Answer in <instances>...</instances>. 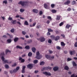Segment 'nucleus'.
<instances>
[{
    "label": "nucleus",
    "instance_id": "1",
    "mask_svg": "<svg viewBox=\"0 0 77 77\" xmlns=\"http://www.w3.org/2000/svg\"><path fill=\"white\" fill-rule=\"evenodd\" d=\"M28 2H25L23 1H20L18 2V5H21L22 7H26L28 6Z\"/></svg>",
    "mask_w": 77,
    "mask_h": 77
},
{
    "label": "nucleus",
    "instance_id": "2",
    "mask_svg": "<svg viewBox=\"0 0 77 77\" xmlns=\"http://www.w3.org/2000/svg\"><path fill=\"white\" fill-rule=\"evenodd\" d=\"M42 57V56L39 54V51L36 52V57H35L36 59L39 60L41 59Z\"/></svg>",
    "mask_w": 77,
    "mask_h": 77
},
{
    "label": "nucleus",
    "instance_id": "3",
    "mask_svg": "<svg viewBox=\"0 0 77 77\" xmlns=\"http://www.w3.org/2000/svg\"><path fill=\"white\" fill-rule=\"evenodd\" d=\"M45 57L46 58L49 60H51L52 59H54V56L51 57L50 55H46Z\"/></svg>",
    "mask_w": 77,
    "mask_h": 77
},
{
    "label": "nucleus",
    "instance_id": "4",
    "mask_svg": "<svg viewBox=\"0 0 77 77\" xmlns=\"http://www.w3.org/2000/svg\"><path fill=\"white\" fill-rule=\"evenodd\" d=\"M33 66L34 65L33 64H29L27 65V67L28 68H29L30 69H32Z\"/></svg>",
    "mask_w": 77,
    "mask_h": 77
},
{
    "label": "nucleus",
    "instance_id": "5",
    "mask_svg": "<svg viewBox=\"0 0 77 77\" xmlns=\"http://www.w3.org/2000/svg\"><path fill=\"white\" fill-rule=\"evenodd\" d=\"M45 39L44 37H41L40 38V41L41 42H43L45 41Z\"/></svg>",
    "mask_w": 77,
    "mask_h": 77
},
{
    "label": "nucleus",
    "instance_id": "6",
    "mask_svg": "<svg viewBox=\"0 0 77 77\" xmlns=\"http://www.w3.org/2000/svg\"><path fill=\"white\" fill-rule=\"evenodd\" d=\"M44 7L45 9H48L50 8L48 6V5H47L46 4H44Z\"/></svg>",
    "mask_w": 77,
    "mask_h": 77
},
{
    "label": "nucleus",
    "instance_id": "7",
    "mask_svg": "<svg viewBox=\"0 0 77 77\" xmlns=\"http://www.w3.org/2000/svg\"><path fill=\"white\" fill-rule=\"evenodd\" d=\"M70 3V1L69 0H68L66 2H64V4L65 5H69Z\"/></svg>",
    "mask_w": 77,
    "mask_h": 77
},
{
    "label": "nucleus",
    "instance_id": "8",
    "mask_svg": "<svg viewBox=\"0 0 77 77\" xmlns=\"http://www.w3.org/2000/svg\"><path fill=\"white\" fill-rule=\"evenodd\" d=\"M43 73L45 75H46L48 76H51V74L50 72H43Z\"/></svg>",
    "mask_w": 77,
    "mask_h": 77
},
{
    "label": "nucleus",
    "instance_id": "9",
    "mask_svg": "<svg viewBox=\"0 0 77 77\" xmlns=\"http://www.w3.org/2000/svg\"><path fill=\"white\" fill-rule=\"evenodd\" d=\"M75 51H70V54L71 55L75 54Z\"/></svg>",
    "mask_w": 77,
    "mask_h": 77
},
{
    "label": "nucleus",
    "instance_id": "10",
    "mask_svg": "<svg viewBox=\"0 0 77 77\" xmlns=\"http://www.w3.org/2000/svg\"><path fill=\"white\" fill-rule=\"evenodd\" d=\"M53 69L54 71H56L58 70L59 67L57 66L54 67H53Z\"/></svg>",
    "mask_w": 77,
    "mask_h": 77
},
{
    "label": "nucleus",
    "instance_id": "11",
    "mask_svg": "<svg viewBox=\"0 0 77 77\" xmlns=\"http://www.w3.org/2000/svg\"><path fill=\"white\" fill-rule=\"evenodd\" d=\"M60 38V37L59 36H56L55 38H54V40L57 41H58Z\"/></svg>",
    "mask_w": 77,
    "mask_h": 77
},
{
    "label": "nucleus",
    "instance_id": "12",
    "mask_svg": "<svg viewBox=\"0 0 77 77\" xmlns=\"http://www.w3.org/2000/svg\"><path fill=\"white\" fill-rule=\"evenodd\" d=\"M71 27V25L69 24H67L66 26V29H69V28Z\"/></svg>",
    "mask_w": 77,
    "mask_h": 77
},
{
    "label": "nucleus",
    "instance_id": "13",
    "mask_svg": "<svg viewBox=\"0 0 77 77\" xmlns=\"http://www.w3.org/2000/svg\"><path fill=\"white\" fill-rule=\"evenodd\" d=\"M19 60L21 61V63H24L25 61L24 59H23L22 58H21V57H20Z\"/></svg>",
    "mask_w": 77,
    "mask_h": 77
},
{
    "label": "nucleus",
    "instance_id": "14",
    "mask_svg": "<svg viewBox=\"0 0 77 77\" xmlns=\"http://www.w3.org/2000/svg\"><path fill=\"white\" fill-rule=\"evenodd\" d=\"M32 12H33L34 13L37 14L38 12V10L33 9L32 10Z\"/></svg>",
    "mask_w": 77,
    "mask_h": 77
},
{
    "label": "nucleus",
    "instance_id": "15",
    "mask_svg": "<svg viewBox=\"0 0 77 77\" xmlns=\"http://www.w3.org/2000/svg\"><path fill=\"white\" fill-rule=\"evenodd\" d=\"M57 18H56V20H59L61 17V16L60 15H57Z\"/></svg>",
    "mask_w": 77,
    "mask_h": 77
},
{
    "label": "nucleus",
    "instance_id": "16",
    "mask_svg": "<svg viewBox=\"0 0 77 77\" xmlns=\"http://www.w3.org/2000/svg\"><path fill=\"white\" fill-rule=\"evenodd\" d=\"M32 52L34 53H35V51H36V49L34 47L32 48Z\"/></svg>",
    "mask_w": 77,
    "mask_h": 77
},
{
    "label": "nucleus",
    "instance_id": "17",
    "mask_svg": "<svg viewBox=\"0 0 77 77\" xmlns=\"http://www.w3.org/2000/svg\"><path fill=\"white\" fill-rule=\"evenodd\" d=\"M3 62H4L3 63V64H5V63H9L8 62V60H5Z\"/></svg>",
    "mask_w": 77,
    "mask_h": 77
},
{
    "label": "nucleus",
    "instance_id": "18",
    "mask_svg": "<svg viewBox=\"0 0 77 77\" xmlns=\"http://www.w3.org/2000/svg\"><path fill=\"white\" fill-rule=\"evenodd\" d=\"M71 4L72 5H74L76 4V2L75 1H73L71 3Z\"/></svg>",
    "mask_w": 77,
    "mask_h": 77
},
{
    "label": "nucleus",
    "instance_id": "19",
    "mask_svg": "<svg viewBox=\"0 0 77 77\" xmlns=\"http://www.w3.org/2000/svg\"><path fill=\"white\" fill-rule=\"evenodd\" d=\"M18 39H19V38H18L16 37L14 38V42H17V41H18Z\"/></svg>",
    "mask_w": 77,
    "mask_h": 77
},
{
    "label": "nucleus",
    "instance_id": "20",
    "mask_svg": "<svg viewBox=\"0 0 77 77\" xmlns=\"http://www.w3.org/2000/svg\"><path fill=\"white\" fill-rule=\"evenodd\" d=\"M12 24H16V22H17V20H12Z\"/></svg>",
    "mask_w": 77,
    "mask_h": 77
},
{
    "label": "nucleus",
    "instance_id": "21",
    "mask_svg": "<svg viewBox=\"0 0 77 77\" xmlns=\"http://www.w3.org/2000/svg\"><path fill=\"white\" fill-rule=\"evenodd\" d=\"M64 69L68 71L69 69V67L67 66H64Z\"/></svg>",
    "mask_w": 77,
    "mask_h": 77
},
{
    "label": "nucleus",
    "instance_id": "22",
    "mask_svg": "<svg viewBox=\"0 0 77 77\" xmlns=\"http://www.w3.org/2000/svg\"><path fill=\"white\" fill-rule=\"evenodd\" d=\"M32 40L31 39H30L29 40H28V41H27L26 42L28 44H29L30 43H32Z\"/></svg>",
    "mask_w": 77,
    "mask_h": 77
},
{
    "label": "nucleus",
    "instance_id": "23",
    "mask_svg": "<svg viewBox=\"0 0 77 77\" xmlns=\"http://www.w3.org/2000/svg\"><path fill=\"white\" fill-rule=\"evenodd\" d=\"M45 64V62H44V61H42L41 62H40V65L41 66H43Z\"/></svg>",
    "mask_w": 77,
    "mask_h": 77
},
{
    "label": "nucleus",
    "instance_id": "24",
    "mask_svg": "<svg viewBox=\"0 0 77 77\" xmlns=\"http://www.w3.org/2000/svg\"><path fill=\"white\" fill-rule=\"evenodd\" d=\"M16 48L17 49L19 48L20 49H22L23 48L22 47H20V46H19V45H17L16 46Z\"/></svg>",
    "mask_w": 77,
    "mask_h": 77
},
{
    "label": "nucleus",
    "instance_id": "25",
    "mask_svg": "<svg viewBox=\"0 0 77 77\" xmlns=\"http://www.w3.org/2000/svg\"><path fill=\"white\" fill-rule=\"evenodd\" d=\"M11 53V51H9V50H5V54H7L8 52Z\"/></svg>",
    "mask_w": 77,
    "mask_h": 77
},
{
    "label": "nucleus",
    "instance_id": "26",
    "mask_svg": "<svg viewBox=\"0 0 77 77\" xmlns=\"http://www.w3.org/2000/svg\"><path fill=\"white\" fill-rule=\"evenodd\" d=\"M47 18L49 20H50V21H51L52 20V19L51 18V17L50 16H48L47 17Z\"/></svg>",
    "mask_w": 77,
    "mask_h": 77
},
{
    "label": "nucleus",
    "instance_id": "27",
    "mask_svg": "<svg viewBox=\"0 0 77 77\" xmlns=\"http://www.w3.org/2000/svg\"><path fill=\"white\" fill-rule=\"evenodd\" d=\"M61 46H64L65 45V44L63 42H62L61 43Z\"/></svg>",
    "mask_w": 77,
    "mask_h": 77
},
{
    "label": "nucleus",
    "instance_id": "28",
    "mask_svg": "<svg viewBox=\"0 0 77 77\" xmlns=\"http://www.w3.org/2000/svg\"><path fill=\"white\" fill-rule=\"evenodd\" d=\"M25 48L27 49H29L30 48V47H29V46L27 45L25 46Z\"/></svg>",
    "mask_w": 77,
    "mask_h": 77
},
{
    "label": "nucleus",
    "instance_id": "29",
    "mask_svg": "<svg viewBox=\"0 0 77 77\" xmlns=\"http://www.w3.org/2000/svg\"><path fill=\"white\" fill-rule=\"evenodd\" d=\"M24 24L26 26H28L29 25V23L27 21H25Z\"/></svg>",
    "mask_w": 77,
    "mask_h": 77
},
{
    "label": "nucleus",
    "instance_id": "30",
    "mask_svg": "<svg viewBox=\"0 0 77 77\" xmlns=\"http://www.w3.org/2000/svg\"><path fill=\"white\" fill-rule=\"evenodd\" d=\"M38 62V60H34L33 63L34 64H36Z\"/></svg>",
    "mask_w": 77,
    "mask_h": 77
},
{
    "label": "nucleus",
    "instance_id": "31",
    "mask_svg": "<svg viewBox=\"0 0 77 77\" xmlns=\"http://www.w3.org/2000/svg\"><path fill=\"white\" fill-rule=\"evenodd\" d=\"M72 64L73 66H77V64H76V63H75V62H74V61L72 62Z\"/></svg>",
    "mask_w": 77,
    "mask_h": 77
},
{
    "label": "nucleus",
    "instance_id": "32",
    "mask_svg": "<svg viewBox=\"0 0 77 77\" xmlns=\"http://www.w3.org/2000/svg\"><path fill=\"white\" fill-rule=\"evenodd\" d=\"M25 11V10L24 9H23V8H21L20 10V11L21 13H23Z\"/></svg>",
    "mask_w": 77,
    "mask_h": 77
},
{
    "label": "nucleus",
    "instance_id": "33",
    "mask_svg": "<svg viewBox=\"0 0 77 77\" xmlns=\"http://www.w3.org/2000/svg\"><path fill=\"white\" fill-rule=\"evenodd\" d=\"M28 55L29 57H31L32 55V53L30 52L29 53Z\"/></svg>",
    "mask_w": 77,
    "mask_h": 77
},
{
    "label": "nucleus",
    "instance_id": "34",
    "mask_svg": "<svg viewBox=\"0 0 77 77\" xmlns=\"http://www.w3.org/2000/svg\"><path fill=\"white\" fill-rule=\"evenodd\" d=\"M55 5L54 4H52L51 5V8H54L55 7Z\"/></svg>",
    "mask_w": 77,
    "mask_h": 77
},
{
    "label": "nucleus",
    "instance_id": "35",
    "mask_svg": "<svg viewBox=\"0 0 77 77\" xmlns=\"http://www.w3.org/2000/svg\"><path fill=\"white\" fill-rule=\"evenodd\" d=\"M51 12L53 13H56V11L55 10H52Z\"/></svg>",
    "mask_w": 77,
    "mask_h": 77
},
{
    "label": "nucleus",
    "instance_id": "36",
    "mask_svg": "<svg viewBox=\"0 0 77 77\" xmlns=\"http://www.w3.org/2000/svg\"><path fill=\"white\" fill-rule=\"evenodd\" d=\"M7 42L8 43H11V40L10 39H8L7 40Z\"/></svg>",
    "mask_w": 77,
    "mask_h": 77
},
{
    "label": "nucleus",
    "instance_id": "37",
    "mask_svg": "<svg viewBox=\"0 0 77 77\" xmlns=\"http://www.w3.org/2000/svg\"><path fill=\"white\" fill-rule=\"evenodd\" d=\"M64 24V23L63 22H62L61 23L59 24V26H63Z\"/></svg>",
    "mask_w": 77,
    "mask_h": 77
},
{
    "label": "nucleus",
    "instance_id": "38",
    "mask_svg": "<svg viewBox=\"0 0 77 77\" xmlns=\"http://www.w3.org/2000/svg\"><path fill=\"white\" fill-rule=\"evenodd\" d=\"M5 68H9V66L7 64L5 65Z\"/></svg>",
    "mask_w": 77,
    "mask_h": 77
},
{
    "label": "nucleus",
    "instance_id": "39",
    "mask_svg": "<svg viewBox=\"0 0 77 77\" xmlns=\"http://www.w3.org/2000/svg\"><path fill=\"white\" fill-rule=\"evenodd\" d=\"M48 43L51 44L52 42V40L51 39H49L48 41Z\"/></svg>",
    "mask_w": 77,
    "mask_h": 77
},
{
    "label": "nucleus",
    "instance_id": "40",
    "mask_svg": "<svg viewBox=\"0 0 77 77\" xmlns=\"http://www.w3.org/2000/svg\"><path fill=\"white\" fill-rule=\"evenodd\" d=\"M14 28L12 29L11 30V33H14Z\"/></svg>",
    "mask_w": 77,
    "mask_h": 77
},
{
    "label": "nucleus",
    "instance_id": "41",
    "mask_svg": "<svg viewBox=\"0 0 77 77\" xmlns=\"http://www.w3.org/2000/svg\"><path fill=\"white\" fill-rule=\"evenodd\" d=\"M50 37L54 39V40H55V38L56 37L55 36L53 35L50 36Z\"/></svg>",
    "mask_w": 77,
    "mask_h": 77
},
{
    "label": "nucleus",
    "instance_id": "42",
    "mask_svg": "<svg viewBox=\"0 0 77 77\" xmlns=\"http://www.w3.org/2000/svg\"><path fill=\"white\" fill-rule=\"evenodd\" d=\"M3 3L6 4H7V1L5 0L3 1Z\"/></svg>",
    "mask_w": 77,
    "mask_h": 77
},
{
    "label": "nucleus",
    "instance_id": "43",
    "mask_svg": "<svg viewBox=\"0 0 77 77\" xmlns=\"http://www.w3.org/2000/svg\"><path fill=\"white\" fill-rule=\"evenodd\" d=\"M72 60V59L71 58H68L67 59V60L68 61H69Z\"/></svg>",
    "mask_w": 77,
    "mask_h": 77
},
{
    "label": "nucleus",
    "instance_id": "44",
    "mask_svg": "<svg viewBox=\"0 0 77 77\" xmlns=\"http://www.w3.org/2000/svg\"><path fill=\"white\" fill-rule=\"evenodd\" d=\"M22 34L23 35H25L26 34V32L24 31H22Z\"/></svg>",
    "mask_w": 77,
    "mask_h": 77
},
{
    "label": "nucleus",
    "instance_id": "45",
    "mask_svg": "<svg viewBox=\"0 0 77 77\" xmlns=\"http://www.w3.org/2000/svg\"><path fill=\"white\" fill-rule=\"evenodd\" d=\"M48 30L49 32H53V30H51V29H48Z\"/></svg>",
    "mask_w": 77,
    "mask_h": 77
},
{
    "label": "nucleus",
    "instance_id": "46",
    "mask_svg": "<svg viewBox=\"0 0 77 77\" xmlns=\"http://www.w3.org/2000/svg\"><path fill=\"white\" fill-rule=\"evenodd\" d=\"M2 60L3 61H4L5 58L4 57L2 56Z\"/></svg>",
    "mask_w": 77,
    "mask_h": 77
},
{
    "label": "nucleus",
    "instance_id": "47",
    "mask_svg": "<svg viewBox=\"0 0 77 77\" xmlns=\"http://www.w3.org/2000/svg\"><path fill=\"white\" fill-rule=\"evenodd\" d=\"M55 33H56V34H58L59 33V32L58 30H56V31H55Z\"/></svg>",
    "mask_w": 77,
    "mask_h": 77
},
{
    "label": "nucleus",
    "instance_id": "48",
    "mask_svg": "<svg viewBox=\"0 0 77 77\" xmlns=\"http://www.w3.org/2000/svg\"><path fill=\"white\" fill-rule=\"evenodd\" d=\"M17 71H18L17 70H16V69H14L13 71V72H14V73H15V72H17Z\"/></svg>",
    "mask_w": 77,
    "mask_h": 77
},
{
    "label": "nucleus",
    "instance_id": "49",
    "mask_svg": "<svg viewBox=\"0 0 77 77\" xmlns=\"http://www.w3.org/2000/svg\"><path fill=\"white\" fill-rule=\"evenodd\" d=\"M74 46L75 47H77V42H76L75 43Z\"/></svg>",
    "mask_w": 77,
    "mask_h": 77
},
{
    "label": "nucleus",
    "instance_id": "50",
    "mask_svg": "<svg viewBox=\"0 0 77 77\" xmlns=\"http://www.w3.org/2000/svg\"><path fill=\"white\" fill-rule=\"evenodd\" d=\"M43 12L42 11H40L39 12V14L40 15H42V14Z\"/></svg>",
    "mask_w": 77,
    "mask_h": 77
},
{
    "label": "nucleus",
    "instance_id": "51",
    "mask_svg": "<svg viewBox=\"0 0 77 77\" xmlns=\"http://www.w3.org/2000/svg\"><path fill=\"white\" fill-rule=\"evenodd\" d=\"M16 63H14L13 65H12V66L13 67H15L16 66Z\"/></svg>",
    "mask_w": 77,
    "mask_h": 77
},
{
    "label": "nucleus",
    "instance_id": "52",
    "mask_svg": "<svg viewBox=\"0 0 77 77\" xmlns=\"http://www.w3.org/2000/svg\"><path fill=\"white\" fill-rule=\"evenodd\" d=\"M71 8H68L67 9V11H71Z\"/></svg>",
    "mask_w": 77,
    "mask_h": 77
},
{
    "label": "nucleus",
    "instance_id": "53",
    "mask_svg": "<svg viewBox=\"0 0 77 77\" xmlns=\"http://www.w3.org/2000/svg\"><path fill=\"white\" fill-rule=\"evenodd\" d=\"M8 20H12V18L11 17H9L8 19Z\"/></svg>",
    "mask_w": 77,
    "mask_h": 77
},
{
    "label": "nucleus",
    "instance_id": "54",
    "mask_svg": "<svg viewBox=\"0 0 77 77\" xmlns=\"http://www.w3.org/2000/svg\"><path fill=\"white\" fill-rule=\"evenodd\" d=\"M1 55L2 56H5V54L4 52H3L1 54Z\"/></svg>",
    "mask_w": 77,
    "mask_h": 77
},
{
    "label": "nucleus",
    "instance_id": "55",
    "mask_svg": "<svg viewBox=\"0 0 77 77\" xmlns=\"http://www.w3.org/2000/svg\"><path fill=\"white\" fill-rule=\"evenodd\" d=\"M20 69V67L19 66L17 67L16 68V69L18 71Z\"/></svg>",
    "mask_w": 77,
    "mask_h": 77
},
{
    "label": "nucleus",
    "instance_id": "56",
    "mask_svg": "<svg viewBox=\"0 0 77 77\" xmlns=\"http://www.w3.org/2000/svg\"><path fill=\"white\" fill-rule=\"evenodd\" d=\"M60 47L59 46H57V48L58 50H60Z\"/></svg>",
    "mask_w": 77,
    "mask_h": 77
},
{
    "label": "nucleus",
    "instance_id": "57",
    "mask_svg": "<svg viewBox=\"0 0 77 77\" xmlns=\"http://www.w3.org/2000/svg\"><path fill=\"white\" fill-rule=\"evenodd\" d=\"M49 53H50V54H52V53H53L52 51L51 50H49Z\"/></svg>",
    "mask_w": 77,
    "mask_h": 77
},
{
    "label": "nucleus",
    "instance_id": "58",
    "mask_svg": "<svg viewBox=\"0 0 77 77\" xmlns=\"http://www.w3.org/2000/svg\"><path fill=\"white\" fill-rule=\"evenodd\" d=\"M47 67L48 69H51V67H50L48 66V67Z\"/></svg>",
    "mask_w": 77,
    "mask_h": 77
},
{
    "label": "nucleus",
    "instance_id": "59",
    "mask_svg": "<svg viewBox=\"0 0 77 77\" xmlns=\"http://www.w3.org/2000/svg\"><path fill=\"white\" fill-rule=\"evenodd\" d=\"M50 23V21L49 20H48L47 21H46V23L47 24H49Z\"/></svg>",
    "mask_w": 77,
    "mask_h": 77
},
{
    "label": "nucleus",
    "instance_id": "60",
    "mask_svg": "<svg viewBox=\"0 0 77 77\" xmlns=\"http://www.w3.org/2000/svg\"><path fill=\"white\" fill-rule=\"evenodd\" d=\"M25 68H26L25 66H23L22 70H25Z\"/></svg>",
    "mask_w": 77,
    "mask_h": 77
},
{
    "label": "nucleus",
    "instance_id": "61",
    "mask_svg": "<svg viewBox=\"0 0 77 77\" xmlns=\"http://www.w3.org/2000/svg\"><path fill=\"white\" fill-rule=\"evenodd\" d=\"M61 36H62L63 38H64L65 37V35L64 34H61Z\"/></svg>",
    "mask_w": 77,
    "mask_h": 77
},
{
    "label": "nucleus",
    "instance_id": "62",
    "mask_svg": "<svg viewBox=\"0 0 77 77\" xmlns=\"http://www.w3.org/2000/svg\"><path fill=\"white\" fill-rule=\"evenodd\" d=\"M36 23H34L33 24H32V26H35V25H36Z\"/></svg>",
    "mask_w": 77,
    "mask_h": 77
},
{
    "label": "nucleus",
    "instance_id": "63",
    "mask_svg": "<svg viewBox=\"0 0 77 77\" xmlns=\"http://www.w3.org/2000/svg\"><path fill=\"white\" fill-rule=\"evenodd\" d=\"M47 35H51V33H50V32H48L47 33Z\"/></svg>",
    "mask_w": 77,
    "mask_h": 77
},
{
    "label": "nucleus",
    "instance_id": "64",
    "mask_svg": "<svg viewBox=\"0 0 77 77\" xmlns=\"http://www.w3.org/2000/svg\"><path fill=\"white\" fill-rule=\"evenodd\" d=\"M75 75L73 74L71 75V77H75Z\"/></svg>",
    "mask_w": 77,
    "mask_h": 77
}]
</instances>
